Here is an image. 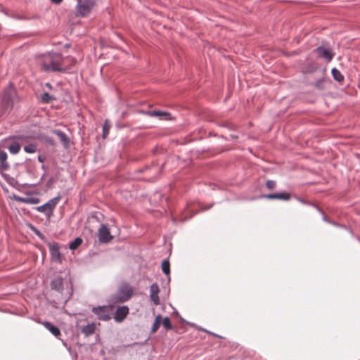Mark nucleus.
Instances as JSON below:
<instances>
[{"instance_id":"obj_13","label":"nucleus","mask_w":360,"mask_h":360,"mask_svg":"<svg viewBox=\"0 0 360 360\" xmlns=\"http://www.w3.org/2000/svg\"><path fill=\"white\" fill-rule=\"evenodd\" d=\"M53 134L58 136L65 148L69 147L70 139L63 131L56 129L53 131Z\"/></svg>"},{"instance_id":"obj_8","label":"nucleus","mask_w":360,"mask_h":360,"mask_svg":"<svg viewBox=\"0 0 360 360\" xmlns=\"http://www.w3.org/2000/svg\"><path fill=\"white\" fill-rule=\"evenodd\" d=\"M129 309L127 306L119 307L114 314V320L117 322H122L129 314Z\"/></svg>"},{"instance_id":"obj_14","label":"nucleus","mask_w":360,"mask_h":360,"mask_svg":"<svg viewBox=\"0 0 360 360\" xmlns=\"http://www.w3.org/2000/svg\"><path fill=\"white\" fill-rule=\"evenodd\" d=\"M264 197L267 199H278V200H288L290 198V195L288 193H272V194H268L265 195Z\"/></svg>"},{"instance_id":"obj_26","label":"nucleus","mask_w":360,"mask_h":360,"mask_svg":"<svg viewBox=\"0 0 360 360\" xmlns=\"http://www.w3.org/2000/svg\"><path fill=\"white\" fill-rule=\"evenodd\" d=\"M149 115L150 116H157V117H160L169 115V114L166 112H162V111H159V110H153V111L149 112Z\"/></svg>"},{"instance_id":"obj_31","label":"nucleus","mask_w":360,"mask_h":360,"mask_svg":"<svg viewBox=\"0 0 360 360\" xmlns=\"http://www.w3.org/2000/svg\"><path fill=\"white\" fill-rule=\"evenodd\" d=\"M34 232H35V233H36L38 236H39L40 238H42V234H41V233L39 231H38V230H37V229H36Z\"/></svg>"},{"instance_id":"obj_22","label":"nucleus","mask_w":360,"mask_h":360,"mask_svg":"<svg viewBox=\"0 0 360 360\" xmlns=\"http://www.w3.org/2000/svg\"><path fill=\"white\" fill-rule=\"evenodd\" d=\"M82 243V239L79 237L76 238L69 244V248L72 250H76Z\"/></svg>"},{"instance_id":"obj_3","label":"nucleus","mask_w":360,"mask_h":360,"mask_svg":"<svg viewBox=\"0 0 360 360\" xmlns=\"http://www.w3.org/2000/svg\"><path fill=\"white\" fill-rule=\"evenodd\" d=\"M18 97L16 91L11 84L4 90L2 95V114H7L12 109L14 103L17 101Z\"/></svg>"},{"instance_id":"obj_16","label":"nucleus","mask_w":360,"mask_h":360,"mask_svg":"<svg viewBox=\"0 0 360 360\" xmlns=\"http://www.w3.org/2000/svg\"><path fill=\"white\" fill-rule=\"evenodd\" d=\"M96 330V324L94 323H88L86 326H84L81 331L86 336H89L94 333Z\"/></svg>"},{"instance_id":"obj_21","label":"nucleus","mask_w":360,"mask_h":360,"mask_svg":"<svg viewBox=\"0 0 360 360\" xmlns=\"http://www.w3.org/2000/svg\"><path fill=\"white\" fill-rule=\"evenodd\" d=\"M20 149V146L18 142H12L8 147V150L12 154H17Z\"/></svg>"},{"instance_id":"obj_15","label":"nucleus","mask_w":360,"mask_h":360,"mask_svg":"<svg viewBox=\"0 0 360 360\" xmlns=\"http://www.w3.org/2000/svg\"><path fill=\"white\" fill-rule=\"evenodd\" d=\"M41 323L54 336L58 337L60 335V330L58 328V327L52 325L50 322H48V321H44Z\"/></svg>"},{"instance_id":"obj_33","label":"nucleus","mask_w":360,"mask_h":360,"mask_svg":"<svg viewBox=\"0 0 360 360\" xmlns=\"http://www.w3.org/2000/svg\"><path fill=\"white\" fill-rule=\"evenodd\" d=\"M46 86L48 88H49V89H51V87H52L50 83H46Z\"/></svg>"},{"instance_id":"obj_7","label":"nucleus","mask_w":360,"mask_h":360,"mask_svg":"<svg viewBox=\"0 0 360 360\" xmlns=\"http://www.w3.org/2000/svg\"><path fill=\"white\" fill-rule=\"evenodd\" d=\"M98 240L101 243H109L112 238L110 229L105 224H102L98 231Z\"/></svg>"},{"instance_id":"obj_24","label":"nucleus","mask_w":360,"mask_h":360,"mask_svg":"<svg viewBox=\"0 0 360 360\" xmlns=\"http://www.w3.org/2000/svg\"><path fill=\"white\" fill-rule=\"evenodd\" d=\"M161 320H162L161 316L160 315L157 316L155 321L153 323L152 328H151L152 333H155L157 331V330L158 329V328L160 326Z\"/></svg>"},{"instance_id":"obj_4","label":"nucleus","mask_w":360,"mask_h":360,"mask_svg":"<svg viewBox=\"0 0 360 360\" xmlns=\"http://www.w3.org/2000/svg\"><path fill=\"white\" fill-rule=\"evenodd\" d=\"M60 198V196H56L50 199L45 204L37 207L35 209L37 211L44 213L48 218H50L53 215V210L58 203Z\"/></svg>"},{"instance_id":"obj_25","label":"nucleus","mask_w":360,"mask_h":360,"mask_svg":"<svg viewBox=\"0 0 360 360\" xmlns=\"http://www.w3.org/2000/svg\"><path fill=\"white\" fill-rule=\"evenodd\" d=\"M24 150L27 153H34L37 150L36 145L30 143L24 147Z\"/></svg>"},{"instance_id":"obj_27","label":"nucleus","mask_w":360,"mask_h":360,"mask_svg":"<svg viewBox=\"0 0 360 360\" xmlns=\"http://www.w3.org/2000/svg\"><path fill=\"white\" fill-rule=\"evenodd\" d=\"M162 325L167 330L172 329V326L171 324V321L169 317H165L162 319Z\"/></svg>"},{"instance_id":"obj_29","label":"nucleus","mask_w":360,"mask_h":360,"mask_svg":"<svg viewBox=\"0 0 360 360\" xmlns=\"http://www.w3.org/2000/svg\"><path fill=\"white\" fill-rule=\"evenodd\" d=\"M267 188L272 190L276 187V181L273 180H268L266 183Z\"/></svg>"},{"instance_id":"obj_35","label":"nucleus","mask_w":360,"mask_h":360,"mask_svg":"<svg viewBox=\"0 0 360 360\" xmlns=\"http://www.w3.org/2000/svg\"><path fill=\"white\" fill-rule=\"evenodd\" d=\"M210 334H211L213 336L219 337V335H216V334H214L213 333H210Z\"/></svg>"},{"instance_id":"obj_32","label":"nucleus","mask_w":360,"mask_h":360,"mask_svg":"<svg viewBox=\"0 0 360 360\" xmlns=\"http://www.w3.org/2000/svg\"><path fill=\"white\" fill-rule=\"evenodd\" d=\"M53 3H55V4H60V2H62L63 0H51Z\"/></svg>"},{"instance_id":"obj_10","label":"nucleus","mask_w":360,"mask_h":360,"mask_svg":"<svg viewBox=\"0 0 360 360\" xmlns=\"http://www.w3.org/2000/svg\"><path fill=\"white\" fill-rule=\"evenodd\" d=\"M160 288L156 283H153L150 287V298L155 305L160 304V298L158 294Z\"/></svg>"},{"instance_id":"obj_9","label":"nucleus","mask_w":360,"mask_h":360,"mask_svg":"<svg viewBox=\"0 0 360 360\" xmlns=\"http://www.w3.org/2000/svg\"><path fill=\"white\" fill-rule=\"evenodd\" d=\"M316 53L321 58L326 59L327 61H330L334 54L332 53L329 48L324 46H319L315 49Z\"/></svg>"},{"instance_id":"obj_19","label":"nucleus","mask_w":360,"mask_h":360,"mask_svg":"<svg viewBox=\"0 0 360 360\" xmlns=\"http://www.w3.org/2000/svg\"><path fill=\"white\" fill-rule=\"evenodd\" d=\"M331 74L335 80L339 82H342L344 80V76L337 68H333L331 70Z\"/></svg>"},{"instance_id":"obj_28","label":"nucleus","mask_w":360,"mask_h":360,"mask_svg":"<svg viewBox=\"0 0 360 360\" xmlns=\"http://www.w3.org/2000/svg\"><path fill=\"white\" fill-rule=\"evenodd\" d=\"M110 125L107 122L103 127V137L105 138L109 134Z\"/></svg>"},{"instance_id":"obj_23","label":"nucleus","mask_w":360,"mask_h":360,"mask_svg":"<svg viewBox=\"0 0 360 360\" xmlns=\"http://www.w3.org/2000/svg\"><path fill=\"white\" fill-rule=\"evenodd\" d=\"M41 101L45 103H48L50 101L55 99L54 96H51L49 93L44 92L41 94Z\"/></svg>"},{"instance_id":"obj_36","label":"nucleus","mask_w":360,"mask_h":360,"mask_svg":"<svg viewBox=\"0 0 360 360\" xmlns=\"http://www.w3.org/2000/svg\"><path fill=\"white\" fill-rule=\"evenodd\" d=\"M194 214H192L191 215H190L188 218H191L192 217V216Z\"/></svg>"},{"instance_id":"obj_20","label":"nucleus","mask_w":360,"mask_h":360,"mask_svg":"<svg viewBox=\"0 0 360 360\" xmlns=\"http://www.w3.org/2000/svg\"><path fill=\"white\" fill-rule=\"evenodd\" d=\"M162 272L167 275L169 276L170 274V264L168 259H165L162 262Z\"/></svg>"},{"instance_id":"obj_18","label":"nucleus","mask_w":360,"mask_h":360,"mask_svg":"<svg viewBox=\"0 0 360 360\" xmlns=\"http://www.w3.org/2000/svg\"><path fill=\"white\" fill-rule=\"evenodd\" d=\"M16 199L20 202L28 203V204H32V205L37 204L39 202V198H36V197H27V198L18 197Z\"/></svg>"},{"instance_id":"obj_5","label":"nucleus","mask_w":360,"mask_h":360,"mask_svg":"<svg viewBox=\"0 0 360 360\" xmlns=\"http://www.w3.org/2000/svg\"><path fill=\"white\" fill-rule=\"evenodd\" d=\"M94 0H77L76 14L77 16L85 17L91 11L94 6Z\"/></svg>"},{"instance_id":"obj_12","label":"nucleus","mask_w":360,"mask_h":360,"mask_svg":"<svg viewBox=\"0 0 360 360\" xmlns=\"http://www.w3.org/2000/svg\"><path fill=\"white\" fill-rule=\"evenodd\" d=\"M51 290L63 294V279L60 276H57L51 282Z\"/></svg>"},{"instance_id":"obj_6","label":"nucleus","mask_w":360,"mask_h":360,"mask_svg":"<svg viewBox=\"0 0 360 360\" xmlns=\"http://www.w3.org/2000/svg\"><path fill=\"white\" fill-rule=\"evenodd\" d=\"M113 305L110 306H98L92 308V312L97 316L99 320L107 321L111 319L112 310Z\"/></svg>"},{"instance_id":"obj_11","label":"nucleus","mask_w":360,"mask_h":360,"mask_svg":"<svg viewBox=\"0 0 360 360\" xmlns=\"http://www.w3.org/2000/svg\"><path fill=\"white\" fill-rule=\"evenodd\" d=\"M49 252L51 259L59 264L62 263V257L59 248L57 245H51L49 246Z\"/></svg>"},{"instance_id":"obj_2","label":"nucleus","mask_w":360,"mask_h":360,"mask_svg":"<svg viewBox=\"0 0 360 360\" xmlns=\"http://www.w3.org/2000/svg\"><path fill=\"white\" fill-rule=\"evenodd\" d=\"M133 293V288L129 284L122 283L117 292L110 297L108 302L112 305L125 302L132 297Z\"/></svg>"},{"instance_id":"obj_34","label":"nucleus","mask_w":360,"mask_h":360,"mask_svg":"<svg viewBox=\"0 0 360 360\" xmlns=\"http://www.w3.org/2000/svg\"><path fill=\"white\" fill-rule=\"evenodd\" d=\"M69 297L65 296L63 299L65 300V302H66L68 300Z\"/></svg>"},{"instance_id":"obj_17","label":"nucleus","mask_w":360,"mask_h":360,"mask_svg":"<svg viewBox=\"0 0 360 360\" xmlns=\"http://www.w3.org/2000/svg\"><path fill=\"white\" fill-rule=\"evenodd\" d=\"M7 160V153L4 150H0V162H1V169H6L8 167V164L6 162Z\"/></svg>"},{"instance_id":"obj_30","label":"nucleus","mask_w":360,"mask_h":360,"mask_svg":"<svg viewBox=\"0 0 360 360\" xmlns=\"http://www.w3.org/2000/svg\"><path fill=\"white\" fill-rule=\"evenodd\" d=\"M37 159H38V160H39L40 162H44V161H45L46 158H45V156H44V155H39L38 156Z\"/></svg>"},{"instance_id":"obj_1","label":"nucleus","mask_w":360,"mask_h":360,"mask_svg":"<svg viewBox=\"0 0 360 360\" xmlns=\"http://www.w3.org/2000/svg\"><path fill=\"white\" fill-rule=\"evenodd\" d=\"M36 63L44 72H66L69 65H75L77 60L64 58L60 53L49 52L37 55Z\"/></svg>"}]
</instances>
